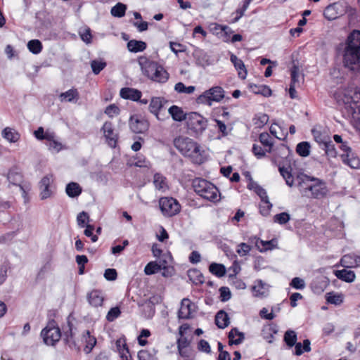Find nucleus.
<instances>
[{
	"instance_id": "nucleus-12",
	"label": "nucleus",
	"mask_w": 360,
	"mask_h": 360,
	"mask_svg": "<svg viewBox=\"0 0 360 360\" xmlns=\"http://www.w3.org/2000/svg\"><path fill=\"white\" fill-rule=\"evenodd\" d=\"M7 180L8 181V187L14 186L22 193L23 197H25L26 192L22 185L23 176L18 168H12L8 171Z\"/></svg>"
},
{
	"instance_id": "nucleus-54",
	"label": "nucleus",
	"mask_w": 360,
	"mask_h": 360,
	"mask_svg": "<svg viewBox=\"0 0 360 360\" xmlns=\"http://www.w3.org/2000/svg\"><path fill=\"white\" fill-rule=\"evenodd\" d=\"M121 314L120 309L118 307L111 308L106 315V319L108 321H113Z\"/></svg>"
},
{
	"instance_id": "nucleus-20",
	"label": "nucleus",
	"mask_w": 360,
	"mask_h": 360,
	"mask_svg": "<svg viewBox=\"0 0 360 360\" xmlns=\"http://www.w3.org/2000/svg\"><path fill=\"white\" fill-rule=\"evenodd\" d=\"M230 60L238 71V77L242 79H245L247 77L248 72L243 60L233 53L231 55Z\"/></svg>"
},
{
	"instance_id": "nucleus-11",
	"label": "nucleus",
	"mask_w": 360,
	"mask_h": 360,
	"mask_svg": "<svg viewBox=\"0 0 360 360\" xmlns=\"http://www.w3.org/2000/svg\"><path fill=\"white\" fill-rule=\"evenodd\" d=\"M340 148L343 152L340 156L345 164L354 169L360 167V159L352 152V148L347 146L346 142L341 143Z\"/></svg>"
},
{
	"instance_id": "nucleus-24",
	"label": "nucleus",
	"mask_w": 360,
	"mask_h": 360,
	"mask_svg": "<svg viewBox=\"0 0 360 360\" xmlns=\"http://www.w3.org/2000/svg\"><path fill=\"white\" fill-rule=\"evenodd\" d=\"M120 96L124 99H131L132 101H138L141 97V92L137 89L131 88H122L120 90Z\"/></svg>"
},
{
	"instance_id": "nucleus-32",
	"label": "nucleus",
	"mask_w": 360,
	"mask_h": 360,
	"mask_svg": "<svg viewBox=\"0 0 360 360\" xmlns=\"http://www.w3.org/2000/svg\"><path fill=\"white\" fill-rule=\"evenodd\" d=\"M65 192L70 198L79 196L82 193L81 186L75 182H70L66 186Z\"/></svg>"
},
{
	"instance_id": "nucleus-10",
	"label": "nucleus",
	"mask_w": 360,
	"mask_h": 360,
	"mask_svg": "<svg viewBox=\"0 0 360 360\" xmlns=\"http://www.w3.org/2000/svg\"><path fill=\"white\" fill-rule=\"evenodd\" d=\"M186 120L188 128L196 134H201L207 125V120L195 112L188 114Z\"/></svg>"
},
{
	"instance_id": "nucleus-23",
	"label": "nucleus",
	"mask_w": 360,
	"mask_h": 360,
	"mask_svg": "<svg viewBox=\"0 0 360 360\" xmlns=\"http://www.w3.org/2000/svg\"><path fill=\"white\" fill-rule=\"evenodd\" d=\"M168 113L176 122H181L188 117V115L184 112L181 108L174 105L168 109Z\"/></svg>"
},
{
	"instance_id": "nucleus-36",
	"label": "nucleus",
	"mask_w": 360,
	"mask_h": 360,
	"mask_svg": "<svg viewBox=\"0 0 360 360\" xmlns=\"http://www.w3.org/2000/svg\"><path fill=\"white\" fill-rule=\"evenodd\" d=\"M358 262L359 261L350 255H344L340 260L341 265L345 268L355 267L358 266Z\"/></svg>"
},
{
	"instance_id": "nucleus-6",
	"label": "nucleus",
	"mask_w": 360,
	"mask_h": 360,
	"mask_svg": "<svg viewBox=\"0 0 360 360\" xmlns=\"http://www.w3.org/2000/svg\"><path fill=\"white\" fill-rule=\"evenodd\" d=\"M168 101L164 97H153L150 102L148 109L158 120L163 121L168 116L166 113V105Z\"/></svg>"
},
{
	"instance_id": "nucleus-51",
	"label": "nucleus",
	"mask_w": 360,
	"mask_h": 360,
	"mask_svg": "<svg viewBox=\"0 0 360 360\" xmlns=\"http://www.w3.org/2000/svg\"><path fill=\"white\" fill-rule=\"evenodd\" d=\"M155 353V351H154V353H151L148 350L143 349L139 352L138 359L139 360H158Z\"/></svg>"
},
{
	"instance_id": "nucleus-29",
	"label": "nucleus",
	"mask_w": 360,
	"mask_h": 360,
	"mask_svg": "<svg viewBox=\"0 0 360 360\" xmlns=\"http://www.w3.org/2000/svg\"><path fill=\"white\" fill-rule=\"evenodd\" d=\"M2 136L11 143H15L20 139V135L15 129L6 127L2 131Z\"/></svg>"
},
{
	"instance_id": "nucleus-26",
	"label": "nucleus",
	"mask_w": 360,
	"mask_h": 360,
	"mask_svg": "<svg viewBox=\"0 0 360 360\" xmlns=\"http://www.w3.org/2000/svg\"><path fill=\"white\" fill-rule=\"evenodd\" d=\"M228 338L229 345H239L245 339V335L243 333L240 332L236 328H234L229 333Z\"/></svg>"
},
{
	"instance_id": "nucleus-47",
	"label": "nucleus",
	"mask_w": 360,
	"mask_h": 360,
	"mask_svg": "<svg viewBox=\"0 0 360 360\" xmlns=\"http://www.w3.org/2000/svg\"><path fill=\"white\" fill-rule=\"evenodd\" d=\"M322 149L325 151L326 155L330 158H335L337 155V150L330 139L325 142Z\"/></svg>"
},
{
	"instance_id": "nucleus-21",
	"label": "nucleus",
	"mask_w": 360,
	"mask_h": 360,
	"mask_svg": "<svg viewBox=\"0 0 360 360\" xmlns=\"http://www.w3.org/2000/svg\"><path fill=\"white\" fill-rule=\"evenodd\" d=\"M252 292L256 297H266L269 294V285L261 280L256 281L252 286Z\"/></svg>"
},
{
	"instance_id": "nucleus-16",
	"label": "nucleus",
	"mask_w": 360,
	"mask_h": 360,
	"mask_svg": "<svg viewBox=\"0 0 360 360\" xmlns=\"http://www.w3.org/2000/svg\"><path fill=\"white\" fill-rule=\"evenodd\" d=\"M195 304L189 299L184 298L181 303V307L178 312V316L182 319H189L195 311Z\"/></svg>"
},
{
	"instance_id": "nucleus-53",
	"label": "nucleus",
	"mask_w": 360,
	"mask_h": 360,
	"mask_svg": "<svg viewBox=\"0 0 360 360\" xmlns=\"http://www.w3.org/2000/svg\"><path fill=\"white\" fill-rule=\"evenodd\" d=\"M315 141L319 144L320 147H323L325 145V142H327L330 137L327 135L322 134L319 131H312Z\"/></svg>"
},
{
	"instance_id": "nucleus-30",
	"label": "nucleus",
	"mask_w": 360,
	"mask_h": 360,
	"mask_svg": "<svg viewBox=\"0 0 360 360\" xmlns=\"http://www.w3.org/2000/svg\"><path fill=\"white\" fill-rule=\"evenodd\" d=\"M215 323L219 328H225L229 324V317L226 312L219 311L215 316Z\"/></svg>"
},
{
	"instance_id": "nucleus-56",
	"label": "nucleus",
	"mask_w": 360,
	"mask_h": 360,
	"mask_svg": "<svg viewBox=\"0 0 360 360\" xmlns=\"http://www.w3.org/2000/svg\"><path fill=\"white\" fill-rule=\"evenodd\" d=\"M120 112V109L119 108L115 105V104H111L110 105H108L105 110V113L108 115L110 117H112L117 115H118Z\"/></svg>"
},
{
	"instance_id": "nucleus-2",
	"label": "nucleus",
	"mask_w": 360,
	"mask_h": 360,
	"mask_svg": "<svg viewBox=\"0 0 360 360\" xmlns=\"http://www.w3.org/2000/svg\"><path fill=\"white\" fill-rule=\"evenodd\" d=\"M296 182L300 192L304 196L319 199L327 195L326 184L321 179L300 174L297 176Z\"/></svg>"
},
{
	"instance_id": "nucleus-35",
	"label": "nucleus",
	"mask_w": 360,
	"mask_h": 360,
	"mask_svg": "<svg viewBox=\"0 0 360 360\" xmlns=\"http://www.w3.org/2000/svg\"><path fill=\"white\" fill-rule=\"evenodd\" d=\"M153 184L158 190L165 191L167 188L166 178L159 173L154 175Z\"/></svg>"
},
{
	"instance_id": "nucleus-46",
	"label": "nucleus",
	"mask_w": 360,
	"mask_h": 360,
	"mask_svg": "<svg viewBox=\"0 0 360 360\" xmlns=\"http://www.w3.org/2000/svg\"><path fill=\"white\" fill-rule=\"evenodd\" d=\"M27 48L34 54L39 53L42 50L41 42L38 39H32L28 41Z\"/></svg>"
},
{
	"instance_id": "nucleus-7",
	"label": "nucleus",
	"mask_w": 360,
	"mask_h": 360,
	"mask_svg": "<svg viewBox=\"0 0 360 360\" xmlns=\"http://www.w3.org/2000/svg\"><path fill=\"white\" fill-rule=\"evenodd\" d=\"M41 336L47 345H54L61 337L60 330L54 321L49 322L41 330Z\"/></svg>"
},
{
	"instance_id": "nucleus-49",
	"label": "nucleus",
	"mask_w": 360,
	"mask_h": 360,
	"mask_svg": "<svg viewBox=\"0 0 360 360\" xmlns=\"http://www.w3.org/2000/svg\"><path fill=\"white\" fill-rule=\"evenodd\" d=\"M160 266L157 262H150L144 268V272L146 275H152L160 270Z\"/></svg>"
},
{
	"instance_id": "nucleus-17",
	"label": "nucleus",
	"mask_w": 360,
	"mask_h": 360,
	"mask_svg": "<svg viewBox=\"0 0 360 360\" xmlns=\"http://www.w3.org/2000/svg\"><path fill=\"white\" fill-rule=\"evenodd\" d=\"M249 241L251 243L255 244V246L257 248L259 252L273 250L277 245V242L274 239L271 240H262L256 236L250 237L249 238Z\"/></svg>"
},
{
	"instance_id": "nucleus-25",
	"label": "nucleus",
	"mask_w": 360,
	"mask_h": 360,
	"mask_svg": "<svg viewBox=\"0 0 360 360\" xmlns=\"http://www.w3.org/2000/svg\"><path fill=\"white\" fill-rule=\"evenodd\" d=\"M82 340L86 344L84 351L86 354L90 353L91 352V350L93 349V348L96 345V338L94 335H91V333L89 332V330H86L83 333Z\"/></svg>"
},
{
	"instance_id": "nucleus-31",
	"label": "nucleus",
	"mask_w": 360,
	"mask_h": 360,
	"mask_svg": "<svg viewBox=\"0 0 360 360\" xmlns=\"http://www.w3.org/2000/svg\"><path fill=\"white\" fill-rule=\"evenodd\" d=\"M146 44L142 41L130 40L127 43V49L130 52L137 53L144 51L146 49Z\"/></svg>"
},
{
	"instance_id": "nucleus-50",
	"label": "nucleus",
	"mask_w": 360,
	"mask_h": 360,
	"mask_svg": "<svg viewBox=\"0 0 360 360\" xmlns=\"http://www.w3.org/2000/svg\"><path fill=\"white\" fill-rule=\"evenodd\" d=\"M106 66V63L102 60H94L91 62V67L95 75L99 74Z\"/></svg>"
},
{
	"instance_id": "nucleus-4",
	"label": "nucleus",
	"mask_w": 360,
	"mask_h": 360,
	"mask_svg": "<svg viewBox=\"0 0 360 360\" xmlns=\"http://www.w3.org/2000/svg\"><path fill=\"white\" fill-rule=\"evenodd\" d=\"M192 185L195 192L202 198L212 202L219 200V191L211 182L203 179H195Z\"/></svg>"
},
{
	"instance_id": "nucleus-1",
	"label": "nucleus",
	"mask_w": 360,
	"mask_h": 360,
	"mask_svg": "<svg viewBox=\"0 0 360 360\" xmlns=\"http://www.w3.org/2000/svg\"><path fill=\"white\" fill-rule=\"evenodd\" d=\"M343 64L352 72L360 71V31L354 30L348 36L343 53Z\"/></svg>"
},
{
	"instance_id": "nucleus-40",
	"label": "nucleus",
	"mask_w": 360,
	"mask_h": 360,
	"mask_svg": "<svg viewBox=\"0 0 360 360\" xmlns=\"http://www.w3.org/2000/svg\"><path fill=\"white\" fill-rule=\"evenodd\" d=\"M188 276L190 280L195 285L202 284L204 283L203 276L198 270H189L188 271Z\"/></svg>"
},
{
	"instance_id": "nucleus-39",
	"label": "nucleus",
	"mask_w": 360,
	"mask_h": 360,
	"mask_svg": "<svg viewBox=\"0 0 360 360\" xmlns=\"http://www.w3.org/2000/svg\"><path fill=\"white\" fill-rule=\"evenodd\" d=\"M311 146L309 142L302 141L299 143L296 147V152L302 157H307L310 154Z\"/></svg>"
},
{
	"instance_id": "nucleus-8",
	"label": "nucleus",
	"mask_w": 360,
	"mask_h": 360,
	"mask_svg": "<svg viewBox=\"0 0 360 360\" xmlns=\"http://www.w3.org/2000/svg\"><path fill=\"white\" fill-rule=\"evenodd\" d=\"M159 205L162 213L165 217H172L180 212V205L173 198H161L159 200Z\"/></svg>"
},
{
	"instance_id": "nucleus-34",
	"label": "nucleus",
	"mask_w": 360,
	"mask_h": 360,
	"mask_svg": "<svg viewBox=\"0 0 360 360\" xmlns=\"http://www.w3.org/2000/svg\"><path fill=\"white\" fill-rule=\"evenodd\" d=\"M250 87L255 94H262L264 96H270L272 93L271 89L266 85L250 84Z\"/></svg>"
},
{
	"instance_id": "nucleus-13",
	"label": "nucleus",
	"mask_w": 360,
	"mask_h": 360,
	"mask_svg": "<svg viewBox=\"0 0 360 360\" xmlns=\"http://www.w3.org/2000/svg\"><path fill=\"white\" fill-rule=\"evenodd\" d=\"M53 179L52 175L44 176L39 182L40 198L45 200L51 198L54 193V186H53Z\"/></svg>"
},
{
	"instance_id": "nucleus-18",
	"label": "nucleus",
	"mask_w": 360,
	"mask_h": 360,
	"mask_svg": "<svg viewBox=\"0 0 360 360\" xmlns=\"http://www.w3.org/2000/svg\"><path fill=\"white\" fill-rule=\"evenodd\" d=\"M129 127L133 132L141 134L147 130L148 123L146 121L139 119L137 116H131L129 120Z\"/></svg>"
},
{
	"instance_id": "nucleus-28",
	"label": "nucleus",
	"mask_w": 360,
	"mask_h": 360,
	"mask_svg": "<svg viewBox=\"0 0 360 360\" xmlns=\"http://www.w3.org/2000/svg\"><path fill=\"white\" fill-rule=\"evenodd\" d=\"M334 274L337 278L347 283H351L355 279V274L351 270H336Z\"/></svg>"
},
{
	"instance_id": "nucleus-22",
	"label": "nucleus",
	"mask_w": 360,
	"mask_h": 360,
	"mask_svg": "<svg viewBox=\"0 0 360 360\" xmlns=\"http://www.w3.org/2000/svg\"><path fill=\"white\" fill-rule=\"evenodd\" d=\"M150 79L159 83H165L169 79V73L167 70L160 65L155 70Z\"/></svg>"
},
{
	"instance_id": "nucleus-59",
	"label": "nucleus",
	"mask_w": 360,
	"mask_h": 360,
	"mask_svg": "<svg viewBox=\"0 0 360 360\" xmlns=\"http://www.w3.org/2000/svg\"><path fill=\"white\" fill-rule=\"evenodd\" d=\"M89 217L86 212L84 211L80 212L77 217L78 226L82 228L84 227L86 225V221H89Z\"/></svg>"
},
{
	"instance_id": "nucleus-57",
	"label": "nucleus",
	"mask_w": 360,
	"mask_h": 360,
	"mask_svg": "<svg viewBox=\"0 0 360 360\" xmlns=\"http://www.w3.org/2000/svg\"><path fill=\"white\" fill-rule=\"evenodd\" d=\"M290 285L295 289L302 290L304 288L305 283L303 279L299 277H295L291 281Z\"/></svg>"
},
{
	"instance_id": "nucleus-45",
	"label": "nucleus",
	"mask_w": 360,
	"mask_h": 360,
	"mask_svg": "<svg viewBox=\"0 0 360 360\" xmlns=\"http://www.w3.org/2000/svg\"><path fill=\"white\" fill-rule=\"evenodd\" d=\"M127 6L125 4L122 3H117L111 8L112 15L117 18H122L125 15Z\"/></svg>"
},
{
	"instance_id": "nucleus-43",
	"label": "nucleus",
	"mask_w": 360,
	"mask_h": 360,
	"mask_svg": "<svg viewBox=\"0 0 360 360\" xmlns=\"http://www.w3.org/2000/svg\"><path fill=\"white\" fill-rule=\"evenodd\" d=\"M17 233L18 231H13L0 235V245L11 244Z\"/></svg>"
},
{
	"instance_id": "nucleus-15",
	"label": "nucleus",
	"mask_w": 360,
	"mask_h": 360,
	"mask_svg": "<svg viewBox=\"0 0 360 360\" xmlns=\"http://www.w3.org/2000/svg\"><path fill=\"white\" fill-rule=\"evenodd\" d=\"M104 136L106 139L108 144L111 148H115L118 139V135L115 133L113 125L110 122H105L102 127Z\"/></svg>"
},
{
	"instance_id": "nucleus-48",
	"label": "nucleus",
	"mask_w": 360,
	"mask_h": 360,
	"mask_svg": "<svg viewBox=\"0 0 360 360\" xmlns=\"http://www.w3.org/2000/svg\"><path fill=\"white\" fill-rule=\"evenodd\" d=\"M194 86H186L184 83L178 82L174 86V90L180 94H191L195 91Z\"/></svg>"
},
{
	"instance_id": "nucleus-44",
	"label": "nucleus",
	"mask_w": 360,
	"mask_h": 360,
	"mask_svg": "<svg viewBox=\"0 0 360 360\" xmlns=\"http://www.w3.org/2000/svg\"><path fill=\"white\" fill-rule=\"evenodd\" d=\"M284 341L289 347H293L297 342V334L294 330H287L284 335Z\"/></svg>"
},
{
	"instance_id": "nucleus-14",
	"label": "nucleus",
	"mask_w": 360,
	"mask_h": 360,
	"mask_svg": "<svg viewBox=\"0 0 360 360\" xmlns=\"http://www.w3.org/2000/svg\"><path fill=\"white\" fill-rule=\"evenodd\" d=\"M138 62L143 74L149 79L153 75H154L153 72H155V70H156L159 65L157 62L150 60L148 58L144 56L139 57Z\"/></svg>"
},
{
	"instance_id": "nucleus-58",
	"label": "nucleus",
	"mask_w": 360,
	"mask_h": 360,
	"mask_svg": "<svg viewBox=\"0 0 360 360\" xmlns=\"http://www.w3.org/2000/svg\"><path fill=\"white\" fill-rule=\"evenodd\" d=\"M79 35L83 41L86 44H90L91 42V34L89 28H86L82 31L79 32Z\"/></svg>"
},
{
	"instance_id": "nucleus-60",
	"label": "nucleus",
	"mask_w": 360,
	"mask_h": 360,
	"mask_svg": "<svg viewBox=\"0 0 360 360\" xmlns=\"http://www.w3.org/2000/svg\"><path fill=\"white\" fill-rule=\"evenodd\" d=\"M104 277L107 281H113L117 279V273L115 269H107L104 273Z\"/></svg>"
},
{
	"instance_id": "nucleus-42",
	"label": "nucleus",
	"mask_w": 360,
	"mask_h": 360,
	"mask_svg": "<svg viewBox=\"0 0 360 360\" xmlns=\"http://www.w3.org/2000/svg\"><path fill=\"white\" fill-rule=\"evenodd\" d=\"M326 298L328 303L333 304L335 305H340L343 302L342 295L333 292L326 293Z\"/></svg>"
},
{
	"instance_id": "nucleus-41",
	"label": "nucleus",
	"mask_w": 360,
	"mask_h": 360,
	"mask_svg": "<svg viewBox=\"0 0 360 360\" xmlns=\"http://www.w3.org/2000/svg\"><path fill=\"white\" fill-rule=\"evenodd\" d=\"M259 141L261 143L268 148L266 149V152H271L272 147L274 146V143L270 135L266 132L261 133L259 137Z\"/></svg>"
},
{
	"instance_id": "nucleus-61",
	"label": "nucleus",
	"mask_w": 360,
	"mask_h": 360,
	"mask_svg": "<svg viewBox=\"0 0 360 360\" xmlns=\"http://www.w3.org/2000/svg\"><path fill=\"white\" fill-rule=\"evenodd\" d=\"M47 146L49 150L55 153H58L63 148V144L58 141L56 139L52 142L49 143Z\"/></svg>"
},
{
	"instance_id": "nucleus-9",
	"label": "nucleus",
	"mask_w": 360,
	"mask_h": 360,
	"mask_svg": "<svg viewBox=\"0 0 360 360\" xmlns=\"http://www.w3.org/2000/svg\"><path fill=\"white\" fill-rule=\"evenodd\" d=\"M348 5L344 1H338L328 5L324 10L323 15L328 20H333L347 13Z\"/></svg>"
},
{
	"instance_id": "nucleus-5",
	"label": "nucleus",
	"mask_w": 360,
	"mask_h": 360,
	"mask_svg": "<svg viewBox=\"0 0 360 360\" xmlns=\"http://www.w3.org/2000/svg\"><path fill=\"white\" fill-rule=\"evenodd\" d=\"M224 98V91L219 86H216L205 91L197 98V103L212 105L213 102H219Z\"/></svg>"
},
{
	"instance_id": "nucleus-33",
	"label": "nucleus",
	"mask_w": 360,
	"mask_h": 360,
	"mask_svg": "<svg viewBox=\"0 0 360 360\" xmlns=\"http://www.w3.org/2000/svg\"><path fill=\"white\" fill-rule=\"evenodd\" d=\"M277 330L271 325L264 326L262 330V336L269 343H272L274 340V335Z\"/></svg>"
},
{
	"instance_id": "nucleus-37",
	"label": "nucleus",
	"mask_w": 360,
	"mask_h": 360,
	"mask_svg": "<svg viewBox=\"0 0 360 360\" xmlns=\"http://www.w3.org/2000/svg\"><path fill=\"white\" fill-rule=\"evenodd\" d=\"M279 172L285 180L286 184L290 187H292L293 186L294 179L291 174V169L290 167H280Z\"/></svg>"
},
{
	"instance_id": "nucleus-38",
	"label": "nucleus",
	"mask_w": 360,
	"mask_h": 360,
	"mask_svg": "<svg viewBox=\"0 0 360 360\" xmlns=\"http://www.w3.org/2000/svg\"><path fill=\"white\" fill-rule=\"evenodd\" d=\"M210 271L217 277H222L226 274V268L223 264L212 263L209 266Z\"/></svg>"
},
{
	"instance_id": "nucleus-52",
	"label": "nucleus",
	"mask_w": 360,
	"mask_h": 360,
	"mask_svg": "<svg viewBox=\"0 0 360 360\" xmlns=\"http://www.w3.org/2000/svg\"><path fill=\"white\" fill-rule=\"evenodd\" d=\"M290 219V214L287 212H281L274 217V221L279 224H285Z\"/></svg>"
},
{
	"instance_id": "nucleus-63",
	"label": "nucleus",
	"mask_w": 360,
	"mask_h": 360,
	"mask_svg": "<svg viewBox=\"0 0 360 360\" xmlns=\"http://www.w3.org/2000/svg\"><path fill=\"white\" fill-rule=\"evenodd\" d=\"M263 205H260V213L263 216H267L269 214L270 210L272 207V204L269 200L262 202Z\"/></svg>"
},
{
	"instance_id": "nucleus-62",
	"label": "nucleus",
	"mask_w": 360,
	"mask_h": 360,
	"mask_svg": "<svg viewBox=\"0 0 360 360\" xmlns=\"http://www.w3.org/2000/svg\"><path fill=\"white\" fill-rule=\"evenodd\" d=\"M85 226L86 229L84 230V235L87 237H91L92 242H96L98 240V236L93 234V231L94 229V226L86 224Z\"/></svg>"
},
{
	"instance_id": "nucleus-64",
	"label": "nucleus",
	"mask_w": 360,
	"mask_h": 360,
	"mask_svg": "<svg viewBox=\"0 0 360 360\" xmlns=\"http://www.w3.org/2000/svg\"><path fill=\"white\" fill-rule=\"evenodd\" d=\"M150 332L148 329H143L138 337V342L141 346H145L147 344V340L143 339V337H149Z\"/></svg>"
},
{
	"instance_id": "nucleus-3",
	"label": "nucleus",
	"mask_w": 360,
	"mask_h": 360,
	"mask_svg": "<svg viewBox=\"0 0 360 360\" xmlns=\"http://www.w3.org/2000/svg\"><path fill=\"white\" fill-rule=\"evenodd\" d=\"M174 145L183 155L189 158L193 162L202 163V151L200 146L193 139L188 137L179 136L174 140Z\"/></svg>"
},
{
	"instance_id": "nucleus-55",
	"label": "nucleus",
	"mask_w": 360,
	"mask_h": 360,
	"mask_svg": "<svg viewBox=\"0 0 360 360\" xmlns=\"http://www.w3.org/2000/svg\"><path fill=\"white\" fill-rule=\"evenodd\" d=\"M250 245L245 243H241L238 245L237 253L240 256H245L250 252Z\"/></svg>"
},
{
	"instance_id": "nucleus-27",
	"label": "nucleus",
	"mask_w": 360,
	"mask_h": 360,
	"mask_svg": "<svg viewBox=\"0 0 360 360\" xmlns=\"http://www.w3.org/2000/svg\"><path fill=\"white\" fill-rule=\"evenodd\" d=\"M59 99L61 102L68 101L73 102L75 100L79 99V92L76 89H71L65 92H63L59 95Z\"/></svg>"
},
{
	"instance_id": "nucleus-19",
	"label": "nucleus",
	"mask_w": 360,
	"mask_h": 360,
	"mask_svg": "<svg viewBox=\"0 0 360 360\" xmlns=\"http://www.w3.org/2000/svg\"><path fill=\"white\" fill-rule=\"evenodd\" d=\"M86 298L89 304L94 307L102 306L104 301L103 293L100 290H93L89 292Z\"/></svg>"
}]
</instances>
